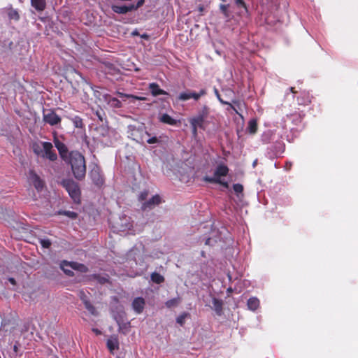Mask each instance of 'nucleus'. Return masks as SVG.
Wrapping results in <instances>:
<instances>
[{
    "instance_id": "obj_47",
    "label": "nucleus",
    "mask_w": 358,
    "mask_h": 358,
    "mask_svg": "<svg viewBox=\"0 0 358 358\" xmlns=\"http://www.w3.org/2000/svg\"><path fill=\"white\" fill-rule=\"evenodd\" d=\"M236 3L239 7H243L247 10V6L243 0H236Z\"/></svg>"
},
{
    "instance_id": "obj_38",
    "label": "nucleus",
    "mask_w": 358,
    "mask_h": 358,
    "mask_svg": "<svg viewBox=\"0 0 358 358\" xmlns=\"http://www.w3.org/2000/svg\"><path fill=\"white\" fill-rule=\"evenodd\" d=\"M303 116H304L303 113V114L299 113L298 115L297 114H291L290 118H292V120L294 122H295V124H297L298 122H300L301 121Z\"/></svg>"
},
{
    "instance_id": "obj_27",
    "label": "nucleus",
    "mask_w": 358,
    "mask_h": 358,
    "mask_svg": "<svg viewBox=\"0 0 358 358\" xmlns=\"http://www.w3.org/2000/svg\"><path fill=\"white\" fill-rule=\"evenodd\" d=\"M219 101L224 104L229 106V108H227V110L229 109H232L237 115H238L240 117H243V115L238 113V110L235 108L234 105H232L230 102L224 101L222 98L220 94H219L217 96H216Z\"/></svg>"
},
{
    "instance_id": "obj_14",
    "label": "nucleus",
    "mask_w": 358,
    "mask_h": 358,
    "mask_svg": "<svg viewBox=\"0 0 358 358\" xmlns=\"http://www.w3.org/2000/svg\"><path fill=\"white\" fill-rule=\"evenodd\" d=\"M149 89L152 95L157 96L159 95H166L167 92L159 87V85L156 83H152L149 85Z\"/></svg>"
},
{
    "instance_id": "obj_40",
    "label": "nucleus",
    "mask_w": 358,
    "mask_h": 358,
    "mask_svg": "<svg viewBox=\"0 0 358 358\" xmlns=\"http://www.w3.org/2000/svg\"><path fill=\"white\" fill-rule=\"evenodd\" d=\"M137 131H139L143 134V135L140 137L139 139H136L137 141L141 142V143H144V141H145L144 136H150V134L148 131H143V129H141V130L138 129Z\"/></svg>"
},
{
    "instance_id": "obj_48",
    "label": "nucleus",
    "mask_w": 358,
    "mask_h": 358,
    "mask_svg": "<svg viewBox=\"0 0 358 358\" xmlns=\"http://www.w3.org/2000/svg\"><path fill=\"white\" fill-rule=\"evenodd\" d=\"M92 331L94 332L96 335H100L101 334V331L96 328H93Z\"/></svg>"
},
{
    "instance_id": "obj_13",
    "label": "nucleus",
    "mask_w": 358,
    "mask_h": 358,
    "mask_svg": "<svg viewBox=\"0 0 358 358\" xmlns=\"http://www.w3.org/2000/svg\"><path fill=\"white\" fill-rule=\"evenodd\" d=\"M229 169L228 166L224 164H220L217 166L213 178H218L227 176L229 173Z\"/></svg>"
},
{
    "instance_id": "obj_46",
    "label": "nucleus",
    "mask_w": 358,
    "mask_h": 358,
    "mask_svg": "<svg viewBox=\"0 0 358 358\" xmlns=\"http://www.w3.org/2000/svg\"><path fill=\"white\" fill-rule=\"evenodd\" d=\"M145 141L148 143V144H154V143H157L159 142V139L154 136V137H152V138H149L148 139L145 140Z\"/></svg>"
},
{
    "instance_id": "obj_56",
    "label": "nucleus",
    "mask_w": 358,
    "mask_h": 358,
    "mask_svg": "<svg viewBox=\"0 0 358 358\" xmlns=\"http://www.w3.org/2000/svg\"><path fill=\"white\" fill-rule=\"evenodd\" d=\"M256 164V162H253V166H255Z\"/></svg>"
},
{
    "instance_id": "obj_50",
    "label": "nucleus",
    "mask_w": 358,
    "mask_h": 358,
    "mask_svg": "<svg viewBox=\"0 0 358 358\" xmlns=\"http://www.w3.org/2000/svg\"><path fill=\"white\" fill-rule=\"evenodd\" d=\"M9 281L13 284V285H15V280L14 278H9Z\"/></svg>"
},
{
    "instance_id": "obj_35",
    "label": "nucleus",
    "mask_w": 358,
    "mask_h": 358,
    "mask_svg": "<svg viewBox=\"0 0 358 358\" xmlns=\"http://www.w3.org/2000/svg\"><path fill=\"white\" fill-rule=\"evenodd\" d=\"M39 243H40L41 245L42 246V248H45V249L50 248L52 245L50 240L48 239V238L47 239L40 238Z\"/></svg>"
},
{
    "instance_id": "obj_31",
    "label": "nucleus",
    "mask_w": 358,
    "mask_h": 358,
    "mask_svg": "<svg viewBox=\"0 0 358 358\" xmlns=\"http://www.w3.org/2000/svg\"><path fill=\"white\" fill-rule=\"evenodd\" d=\"M84 306H85V308L92 315H97V311H96L95 307L91 303L90 300L88 301H85V303H84Z\"/></svg>"
},
{
    "instance_id": "obj_1",
    "label": "nucleus",
    "mask_w": 358,
    "mask_h": 358,
    "mask_svg": "<svg viewBox=\"0 0 358 358\" xmlns=\"http://www.w3.org/2000/svg\"><path fill=\"white\" fill-rule=\"evenodd\" d=\"M64 162L71 166L74 178L83 180L86 176V161L85 157L78 150H71L70 155Z\"/></svg>"
},
{
    "instance_id": "obj_8",
    "label": "nucleus",
    "mask_w": 358,
    "mask_h": 358,
    "mask_svg": "<svg viewBox=\"0 0 358 358\" xmlns=\"http://www.w3.org/2000/svg\"><path fill=\"white\" fill-rule=\"evenodd\" d=\"M206 94V91L204 89L201 90L199 92L187 90L186 92H181L178 97V100L185 101L190 99H194L195 101H198L201 96L205 95Z\"/></svg>"
},
{
    "instance_id": "obj_33",
    "label": "nucleus",
    "mask_w": 358,
    "mask_h": 358,
    "mask_svg": "<svg viewBox=\"0 0 358 358\" xmlns=\"http://www.w3.org/2000/svg\"><path fill=\"white\" fill-rule=\"evenodd\" d=\"M231 103L235 106L240 114V111L243 110V108L245 107V103L238 99L232 100Z\"/></svg>"
},
{
    "instance_id": "obj_44",
    "label": "nucleus",
    "mask_w": 358,
    "mask_h": 358,
    "mask_svg": "<svg viewBox=\"0 0 358 358\" xmlns=\"http://www.w3.org/2000/svg\"><path fill=\"white\" fill-rule=\"evenodd\" d=\"M192 127V133L193 136L196 137L198 134V129H199V126H197L196 124H190Z\"/></svg>"
},
{
    "instance_id": "obj_52",
    "label": "nucleus",
    "mask_w": 358,
    "mask_h": 358,
    "mask_svg": "<svg viewBox=\"0 0 358 358\" xmlns=\"http://www.w3.org/2000/svg\"><path fill=\"white\" fill-rule=\"evenodd\" d=\"M210 238H207L206 241V243H205L206 245H208L210 243Z\"/></svg>"
},
{
    "instance_id": "obj_25",
    "label": "nucleus",
    "mask_w": 358,
    "mask_h": 358,
    "mask_svg": "<svg viewBox=\"0 0 358 358\" xmlns=\"http://www.w3.org/2000/svg\"><path fill=\"white\" fill-rule=\"evenodd\" d=\"M91 278L96 280L101 285H104L109 282L108 275H101L100 274H93L91 276Z\"/></svg>"
},
{
    "instance_id": "obj_32",
    "label": "nucleus",
    "mask_w": 358,
    "mask_h": 358,
    "mask_svg": "<svg viewBox=\"0 0 358 358\" xmlns=\"http://www.w3.org/2000/svg\"><path fill=\"white\" fill-rule=\"evenodd\" d=\"M8 16L10 20H18L20 19V15L18 12L13 8H10L8 10Z\"/></svg>"
},
{
    "instance_id": "obj_53",
    "label": "nucleus",
    "mask_w": 358,
    "mask_h": 358,
    "mask_svg": "<svg viewBox=\"0 0 358 358\" xmlns=\"http://www.w3.org/2000/svg\"><path fill=\"white\" fill-rule=\"evenodd\" d=\"M74 72H75V73H76V74H78V76H80V73H78L76 71H75V70H74Z\"/></svg>"
},
{
    "instance_id": "obj_26",
    "label": "nucleus",
    "mask_w": 358,
    "mask_h": 358,
    "mask_svg": "<svg viewBox=\"0 0 358 358\" xmlns=\"http://www.w3.org/2000/svg\"><path fill=\"white\" fill-rule=\"evenodd\" d=\"M219 101L224 104L229 106V108H227V110L229 109H232L237 115H238L240 117H243V115L238 113V110L235 108L234 105H232L230 102L224 101L222 98L220 94H219L217 96H216Z\"/></svg>"
},
{
    "instance_id": "obj_45",
    "label": "nucleus",
    "mask_w": 358,
    "mask_h": 358,
    "mask_svg": "<svg viewBox=\"0 0 358 358\" xmlns=\"http://www.w3.org/2000/svg\"><path fill=\"white\" fill-rule=\"evenodd\" d=\"M228 8H229V5L221 4L220 6V10L226 16H228V13H227Z\"/></svg>"
},
{
    "instance_id": "obj_5",
    "label": "nucleus",
    "mask_w": 358,
    "mask_h": 358,
    "mask_svg": "<svg viewBox=\"0 0 358 358\" xmlns=\"http://www.w3.org/2000/svg\"><path fill=\"white\" fill-rule=\"evenodd\" d=\"M210 114V108L204 105L198 111L197 114L189 119L190 124H196L199 126V129L204 130L206 129L205 123Z\"/></svg>"
},
{
    "instance_id": "obj_4",
    "label": "nucleus",
    "mask_w": 358,
    "mask_h": 358,
    "mask_svg": "<svg viewBox=\"0 0 358 358\" xmlns=\"http://www.w3.org/2000/svg\"><path fill=\"white\" fill-rule=\"evenodd\" d=\"M89 177L92 183L98 188H101L105 183V177L101 167L94 164L89 172Z\"/></svg>"
},
{
    "instance_id": "obj_37",
    "label": "nucleus",
    "mask_w": 358,
    "mask_h": 358,
    "mask_svg": "<svg viewBox=\"0 0 358 358\" xmlns=\"http://www.w3.org/2000/svg\"><path fill=\"white\" fill-rule=\"evenodd\" d=\"M213 304L215 307V310L217 314L220 315L222 308V303L220 301L217 299H213Z\"/></svg>"
},
{
    "instance_id": "obj_30",
    "label": "nucleus",
    "mask_w": 358,
    "mask_h": 358,
    "mask_svg": "<svg viewBox=\"0 0 358 358\" xmlns=\"http://www.w3.org/2000/svg\"><path fill=\"white\" fill-rule=\"evenodd\" d=\"M180 303V299L179 298H173L171 299L168 300L165 305L167 308H171L173 307H176Z\"/></svg>"
},
{
    "instance_id": "obj_20",
    "label": "nucleus",
    "mask_w": 358,
    "mask_h": 358,
    "mask_svg": "<svg viewBox=\"0 0 358 358\" xmlns=\"http://www.w3.org/2000/svg\"><path fill=\"white\" fill-rule=\"evenodd\" d=\"M69 265L73 270L78 271L81 273H87L89 271V268L87 266L76 262H69Z\"/></svg>"
},
{
    "instance_id": "obj_15",
    "label": "nucleus",
    "mask_w": 358,
    "mask_h": 358,
    "mask_svg": "<svg viewBox=\"0 0 358 358\" xmlns=\"http://www.w3.org/2000/svg\"><path fill=\"white\" fill-rule=\"evenodd\" d=\"M297 102L299 105L308 106L311 103V96L307 92H303L301 95L297 97Z\"/></svg>"
},
{
    "instance_id": "obj_54",
    "label": "nucleus",
    "mask_w": 358,
    "mask_h": 358,
    "mask_svg": "<svg viewBox=\"0 0 358 358\" xmlns=\"http://www.w3.org/2000/svg\"><path fill=\"white\" fill-rule=\"evenodd\" d=\"M199 10H200V11H203V8H202V7H200V8H199Z\"/></svg>"
},
{
    "instance_id": "obj_17",
    "label": "nucleus",
    "mask_w": 358,
    "mask_h": 358,
    "mask_svg": "<svg viewBox=\"0 0 358 358\" xmlns=\"http://www.w3.org/2000/svg\"><path fill=\"white\" fill-rule=\"evenodd\" d=\"M203 180L205 182H209V183L219 184L225 188L229 187L228 182L224 180H222L221 178H210V176H205V177H203Z\"/></svg>"
},
{
    "instance_id": "obj_12",
    "label": "nucleus",
    "mask_w": 358,
    "mask_h": 358,
    "mask_svg": "<svg viewBox=\"0 0 358 358\" xmlns=\"http://www.w3.org/2000/svg\"><path fill=\"white\" fill-rule=\"evenodd\" d=\"M132 308L137 314H141L144 310L145 301L143 297H136L132 302Z\"/></svg>"
},
{
    "instance_id": "obj_18",
    "label": "nucleus",
    "mask_w": 358,
    "mask_h": 358,
    "mask_svg": "<svg viewBox=\"0 0 358 358\" xmlns=\"http://www.w3.org/2000/svg\"><path fill=\"white\" fill-rule=\"evenodd\" d=\"M159 120L161 122L164 124H166L169 125L174 126L178 124V120L172 118L169 115L166 113L162 114L159 117Z\"/></svg>"
},
{
    "instance_id": "obj_23",
    "label": "nucleus",
    "mask_w": 358,
    "mask_h": 358,
    "mask_svg": "<svg viewBox=\"0 0 358 358\" xmlns=\"http://www.w3.org/2000/svg\"><path fill=\"white\" fill-rule=\"evenodd\" d=\"M248 307L251 310H255L259 306V301L257 298L251 297L248 300Z\"/></svg>"
},
{
    "instance_id": "obj_2",
    "label": "nucleus",
    "mask_w": 358,
    "mask_h": 358,
    "mask_svg": "<svg viewBox=\"0 0 358 358\" xmlns=\"http://www.w3.org/2000/svg\"><path fill=\"white\" fill-rule=\"evenodd\" d=\"M34 153L43 159H48L50 162H55L58 157L50 142L34 141L31 144Z\"/></svg>"
},
{
    "instance_id": "obj_42",
    "label": "nucleus",
    "mask_w": 358,
    "mask_h": 358,
    "mask_svg": "<svg viewBox=\"0 0 358 358\" xmlns=\"http://www.w3.org/2000/svg\"><path fill=\"white\" fill-rule=\"evenodd\" d=\"M148 194H149V192L148 190H144V191L141 192L138 196V200L140 201L146 200V199L148 196Z\"/></svg>"
},
{
    "instance_id": "obj_41",
    "label": "nucleus",
    "mask_w": 358,
    "mask_h": 358,
    "mask_svg": "<svg viewBox=\"0 0 358 358\" xmlns=\"http://www.w3.org/2000/svg\"><path fill=\"white\" fill-rule=\"evenodd\" d=\"M234 191L236 194L242 193L243 191V186L241 184L237 183L233 185Z\"/></svg>"
},
{
    "instance_id": "obj_24",
    "label": "nucleus",
    "mask_w": 358,
    "mask_h": 358,
    "mask_svg": "<svg viewBox=\"0 0 358 358\" xmlns=\"http://www.w3.org/2000/svg\"><path fill=\"white\" fill-rule=\"evenodd\" d=\"M258 125L255 119H252L248 122V131L251 134H255L257 131Z\"/></svg>"
},
{
    "instance_id": "obj_9",
    "label": "nucleus",
    "mask_w": 358,
    "mask_h": 358,
    "mask_svg": "<svg viewBox=\"0 0 358 358\" xmlns=\"http://www.w3.org/2000/svg\"><path fill=\"white\" fill-rule=\"evenodd\" d=\"M53 143L55 144V148L57 149L59 152V155L61 159L64 162L67 159L69 156L70 155V152L65 143L59 140V138L55 136L53 138Z\"/></svg>"
},
{
    "instance_id": "obj_7",
    "label": "nucleus",
    "mask_w": 358,
    "mask_h": 358,
    "mask_svg": "<svg viewBox=\"0 0 358 358\" xmlns=\"http://www.w3.org/2000/svg\"><path fill=\"white\" fill-rule=\"evenodd\" d=\"M43 120L45 123L51 126L59 124L62 121L61 117L54 110H52L43 111Z\"/></svg>"
},
{
    "instance_id": "obj_3",
    "label": "nucleus",
    "mask_w": 358,
    "mask_h": 358,
    "mask_svg": "<svg viewBox=\"0 0 358 358\" xmlns=\"http://www.w3.org/2000/svg\"><path fill=\"white\" fill-rule=\"evenodd\" d=\"M62 187L67 191L70 197L76 203L81 201V191L79 184L71 178L64 179L61 182Z\"/></svg>"
},
{
    "instance_id": "obj_10",
    "label": "nucleus",
    "mask_w": 358,
    "mask_h": 358,
    "mask_svg": "<svg viewBox=\"0 0 358 358\" xmlns=\"http://www.w3.org/2000/svg\"><path fill=\"white\" fill-rule=\"evenodd\" d=\"M29 178L30 182L33 184L34 187L38 191L42 190V189L44 187L45 182L34 170L29 171Z\"/></svg>"
},
{
    "instance_id": "obj_43",
    "label": "nucleus",
    "mask_w": 358,
    "mask_h": 358,
    "mask_svg": "<svg viewBox=\"0 0 358 358\" xmlns=\"http://www.w3.org/2000/svg\"><path fill=\"white\" fill-rule=\"evenodd\" d=\"M79 297L83 303H85V301H88L90 300L87 294L83 290L79 292Z\"/></svg>"
},
{
    "instance_id": "obj_36",
    "label": "nucleus",
    "mask_w": 358,
    "mask_h": 358,
    "mask_svg": "<svg viewBox=\"0 0 358 358\" xmlns=\"http://www.w3.org/2000/svg\"><path fill=\"white\" fill-rule=\"evenodd\" d=\"M189 315V313H183L182 314L180 315L177 319H176V322L180 325V326H183L184 324H185V318L187 317H188Z\"/></svg>"
},
{
    "instance_id": "obj_19",
    "label": "nucleus",
    "mask_w": 358,
    "mask_h": 358,
    "mask_svg": "<svg viewBox=\"0 0 358 358\" xmlns=\"http://www.w3.org/2000/svg\"><path fill=\"white\" fill-rule=\"evenodd\" d=\"M31 5L37 11H43L46 8V0H31Z\"/></svg>"
},
{
    "instance_id": "obj_49",
    "label": "nucleus",
    "mask_w": 358,
    "mask_h": 358,
    "mask_svg": "<svg viewBox=\"0 0 358 358\" xmlns=\"http://www.w3.org/2000/svg\"><path fill=\"white\" fill-rule=\"evenodd\" d=\"M289 91L292 93V94H296L297 92L295 90V88L294 87H289Z\"/></svg>"
},
{
    "instance_id": "obj_21",
    "label": "nucleus",
    "mask_w": 358,
    "mask_h": 358,
    "mask_svg": "<svg viewBox=\"0 0 358 358\" xmlns=\"http://www.w3.org/2000/svg\"><path fill=\"white\" fill-rule=\"evenodd\" d=\"M68 118L73 122L75 127L78 129H83L85 127L83 120L78 115H74L68 117Z\"/></svg>"
},
{
    "instance_id": "obj_51",
    "label": "nucleus",
    "mask_w": 358,
    "mask_h": 358,
    "mask_svg": "<svg viewBox=\"0 0 358 358\" xmlns=\"http://www.w3.org/2000/svg\"><path fill=\"white\" fill-rule=\"evenodd\" d=\"M214 92L216 96H217L220 94L218 90L216 88H215Z\"/></svg>"
},
{
    "instance_id": "obj_39",
    "label": "nucleus",
    "mask_w": 358,
    "mask_h": 358,
    "mask_svg": "<svg viewBox=\"0 0 358 358\" xmlns=\"http://www.w3.org/2000/svg\"><path fill=\"white\" fill-rule=\"evenodd\" d=\"M117 94L120 97L133 98V99H136V100H143L144 99V98L138 97V96H134V95H131V94H124V93L120 92H117Z\"/></svg>"
},
{
    "instance_id": "obj_34",
    "label": "nucleus",
    "mask_w": 358,
    "mask_h": 358,
    "mask_svg": "<svg viewBox=\"0 0 358 358\" xmlns=\"http://www.w3.org/2000/svg\"><path fill=\"white\" fill-rule=\"evenodd\" d=\"M59 213L60 215H66L73 220L77 218V217H78V213L76 212H73V211L63 210V211H59Z\"/></svg>"
},
{
    "instance_id": "obj_6",
    "label": "nucleus",
    "mask_w": 358,
    "mask_h": 358,
    "mask_svg": "<svg viewBox=\"0 0 358 358\" xmlns=\"http://www.w3.org/2000/svg\"><path fill=\"white\" fill-rule=\"evenodd\" d=\"M145 3V0H138V2L134 3H130L129 5H116L113 4L111 6V10L117 13L120 15H124L127 13L135 11L141 8Z\"/></svg>"
},
{
    "instance_id": "obj_16",
    "label": "nucleus",
    "mask_w": 358,
    "mask_h": 358,
    "mask_svg": "<svg viewBox=\"0 0 358 358\" xmlns=\"http://www.w3.org/2000/svg\"><path fill=\"white\" fill-rule=\"evenodd\" d=\"M106 345L111 354L114 353L115 350L119 349V341L116 337H112L107 340Z\"/></svg>"
},
{
    "instance_id": "obj_22",
    "label": "nucleus",
    "mask_w": 358,
    "mask_h": 358,
    "mask_svg": "<svg viewBox=\"0 0 358 358\" xmlns=\"http://www.w3.org/2000/svg\"><path fill=\"white\" fill-rule=\"evenodd\" d=\"M106 101L108 102V104L110 105L113 108H120L122 107L121 101L117 98L112 97L108 95L106 97Z\"/></svg>"
},
{
    "instance_id": "obj_29",
    "label": "nucleus",
    "mask_w": 358,
    "mask_h": 358,
    "mask_svg": "<svg viewBox=\"0 0 358 358\" xmlns=\"http://www.w3.org/2000/svg\"><path fill=\"white\" fill-rule=\"evenodd\" d=\"M273 148L275 150L274 155L278 156L284 152L285 145L282 142H276L273 145Z\"/></svg>"
},
{
    "instance_id": "obj_28",
    "label": "nucleus",
    "mask_w": 358,
    "mask_h": 358,
    "mask_svg": "<svg viewBox=\"0 0 358 358\" xmlns=\"http://www.w3.org/2000/svg\"><path fill=\"white\" fill-rule=\"evenodd\" d=\"M151 280L156 284H161L164 282V278L160 273L153 272L151 275Z\"/></svg>"
},
{
    "instance_id": "obj_11",
    "label": "nucleus",
    "mask_w": 358,
    "mask_h": 358,
    "mask_svg": "<svg viewBox=\"0 0 358 358\" xmlns=\"http://www.w3.org/2000/svg\"><path fill=\"white\" fill-rule=\"evenodd\" d=\"M162 199L159 194H156L153 196L151 199L143 203L141 208L143 210H146L148 209H152L155 206L161 203Z\"/></svg>"
},
{
    "instance_id": "obj_55",
    "label": "nucleus",
    "mask_w": 358,
    "mask_h": 358,
    "mask_svg": "<svg viewBox=\"0 0 358 358\" xmlns=\"http://www.w3.org/2000/svg\"><path fill=\"white\" fill-rule=\"evenodd\" d=\"M98 116H99V118L101 120H102L101 117L100 115H98Z\"/></svg>"
}]
</instances>
